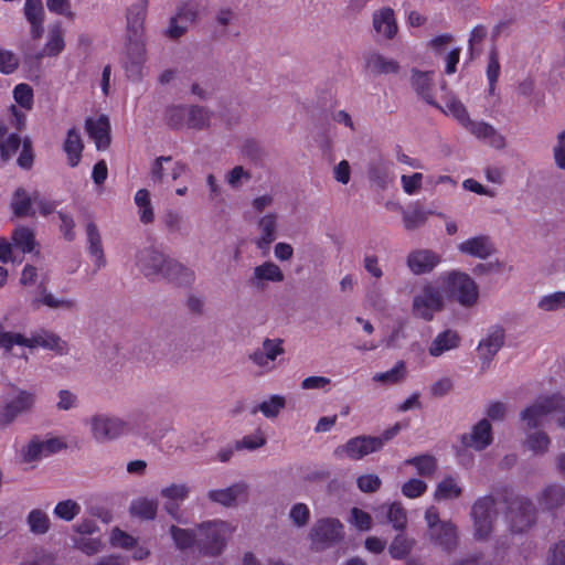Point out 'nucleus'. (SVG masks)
<instances>
[{
  "label": "nucleus",
  "mask_w": 565,
  "mask_h": 565,
  "mask_svg": "<svg viewBox=\"0 0 565 565\" xmlns=\"http://www.w3.org/2000/svg\"><path fill=\"white\" fill-rule=\"evenodd\" d=\"M186 170V164L171 157H159L151 166L150 175L153 183H170L177 181Z\"/></svg>",
  "instance_id": "15"
},
{
  "label": "nucleus",
  "mask_w": 565,
  "mask_h": 565,
  "mask_svg": "<svg viewBox=\"0 0 565 565\" xmlns=\"http://www.w3.org/2000/svg\"><path fill=\"white\" fill-rule=\"evenodd\" d=\"M381 450V441L374 436H358L349 439L343 446L335 450L339 457H347L352 460H360L363 457Z\"/></svg>",
  "instance_id": "14"
},
{
  "label": "nucleus",
  "mask_w": 565,
  "mask_h": 565,
  "mask_svg": "<svg viewBox=\"0 0 565 565\" xmlns=\"http://www.w3.org/2000/svg\"><path fill=\"white\" fill-rule=\"evenodd\" d=\"M83 148L84 146L78 130L75 128L70 129L67 131L63 149L67 156V162L71 167H76L79 163Z\"/></svg>",
  "instance_id": "42"
},
{
  "label": "nucleus",
  "mask_w": 565,
  "mask_h": 565,
  "mask_svg": "<svg viewBox=\"0 0 565 565\" xmlns=\"http://www.w3.org/2000/svg\"><path fill=\"white\" fill-rule=\"evenodd\" d=\"M537 308L545 312L557 311L565 308V291H555L544 295L537 302Z\"/></svg>",
  "instance_id": "54"
},
{
  "label": "nucleus",
  "mask_w": 565,
  "mask_h": 565,
  "mask_svg": "<svg viewBox=\"0 0 565 565\" xmlns=\"http://www.w3.org/2000/svg\"><path fill=\"white\" fill-rule=\"evenodd\" d=\"M284 351L281 339H266L262 348L253 352L250 360L265 371H270L274 367L273 362L277 356L281 355Z\"/></svg>",
  "instance_id": "21"
},
{
  "label": "nucleus",
  "mask_w": 565,
  "mask_h": 565,
  "mask_svg": "<svg viewBox=\"0 0 565 565\" xmlns=\"http://www.w3.org/2000/svg\"><path fill=\"white\" fill-rule=\"evenodd\" d=\"M13 245L23 253H31L35 246L34 233L25 226L17 227L12 233Z\"/></svg>",
  "instance_id": "49"
},
{
  "label": "nucleus",
  "mask_w": 565,
  "mask_h": 565,
  "mask_svg": "<svg viewBox=\"0 0 565 565\" xmlns=\"http://www.w3.org/2000/svg\"><path fill=\"white\" fill-rule=\"evenodd\" d=\"M414 543V540L405 534H397L388 547L390 555L393 558L401 559L412 551Z\"/></svg>",
  "instance_id": "53"
},
{
  "label": "nucleus",
  "mask_w": 565,
  "mask_h": 565,
  "mask_svg": "<svg viewBox=\"0 0 565 565\" xmlns=\"http://www.w3.org/2000/svg\"><path fill=\"white\" fill-rule=\"evenodd\" d=\"M434 72L414 70L412 72V86L415 92L428 104L438 107L434 98Z\"/></svg>",
  "instance_id": "34"
},
{
  "label": "nucleus",
  "mask_w": 565,
  "mask_h": 565,
  "mask_svg": "<svg viewBox=\"0 0 565 565\" xmlns=\"http://www.w3.org/2000/svg\"><path fill=\"white\" fill-rule=\"evenodd\" d=\"M428 484L419 478H411L401 487L402 494L407 499H417L426 493Z\"/></svg>",
  "instance_id": "56"
},
{
  "label": "nucleus",
  "mask_w": 565,
  "mask_h": 565,
  "mask_svg": "<svg viewBox=\"0 0 565 565\" xmlns=\"http://www.w3.org/2000/svg\"><path fill=\"white\" fill-rule=\"evenodd\" d=\"M479 140L495 149L505 147V138L490 124L486 121L469 120L463 127Z\"/></svg>",
  "instance_id": "22"
},
{
  "label": "nucleus",
  "mask_w": 565,
  "mask_h": 565,
  "mask_svg": "<svg viewBox=\"0 0 565 565\" xmlns=\"http://www.w3.org/2000/svg\"><path fill=\"white\" fill-rule=\"evenodd\" d=\"M369 179L381 189L387 188L393 180L390 168L385 163L373 166L369 171Z\"/></svg>",
  "instance_id": "55"
},
{
  "label": "nucleus",
  "mask_w": 565,
  "mask_h": 565,
  "mask_svg": "<svg viewBox=\"0 0 565 565\" xmlns=\"http://www.w3.org/2000/svg\"><path fill=\"white\" fill-rule=\"evenodd\" d=\"M427 535L430 542L445 551H450L457 545V529L449 521L439 518L438 509L430 505L425 511Z\"/></svg>",
  "instance_id": "6"
},
{
  "label": "nucleus",
  "mask_w": 565,
  "mask_h": 565,
  "mask_svg": "<svg viewBox=\"0 0 565 565\" xmlns=\"http://www.w3.org/2000/svg\"><path fill=\"white\" fill-rule=\"evenodd\" d=\"M373 29L377 36L392 40L397 34V23L394 11L391 8H382L373 13Z\"/></svg>",
  "instance_id": "26"
},
{
  "label": "nucleus",
  "mask_w": 565,
  "mask_h": 565,
  "mask_svg": "<svg viewBox=\"0 0 565 565\" xmlns=\"http://www.w3.org/2000/svg\"><path fill=\"white\" fill-rule=\"evenodd\" d=\"M449 297L465 308L473 307L479 299L476 281L466 273L451 270L443 274L439 279Z\"/></svg>",
  "instance_id": "4"
},
{
  "label": "nucleus",
  "mask_w": 565,
  "mask_h": 565,
  "mask_svg": "<svg viewBox=\"0 0 565 565\" xmlns=\"http://www.w3.org/2000/svg\"><path fill=\"white\" fill-rule=\"evenodd\" d=\"M429 212L422 209H414L403 213V223L406 230L412 231L423 225L428 218Z\"/></svg>",
  "instance_id": "61"
},
{
  "label": "nucleus",
  "mask_w": 565,
  "mask_h": 565,
  "mask_svg": "<svg viewBox=\"0 0 565 565\" xmlns=\"http://www.w3.org/2000/svg\"><path fill=\"white\" fill-rule=\"evenodd\" d=\"M86 236L88 253L97 269L103 268L106 265L104 249L102 245V237L94 223H88L86 226Z\"/></svg>",
  "instance_id": "36"
},
{
  "label": "nucleus",
  "mask_w": 565,
  "mask_h": 565,
  "mask_svg": "<svg viewBox=\"0 0 565 565\" xmlns=\"http://www.w3.org/2000/svg\"><path fill=\"white\" fill-rule=\"evenodd\" d=\"M29 531L34 535L46 534L51 529L49 514L42 509H32L26 515Z\"/></svg>",
  "instance_id": "44"
},
{
  "label": "nucleus",
  "mask_w": 565,
  "mask_h": 565,
  "mask_svg": "<svg viewBox=\"0 0 565 565\" xmlns=\"http://www.w3.org/2000/svg\"><path fill=\"white\" fill-rule=\"evenodd\" d=\"M507 520L512 532H523L534 522L533 505L529 500L521 499L510 503Z\"/></svg>",
  "instance_id": "17"
},
{
  "label": "nucleus",
  "mask_w": 565,
  "mask_h": 565,
  "mask_svg": "<svg viewBox=\"0 0 565 565\" xmlns=\"http://www.w3.org/2000/svg\"><path fill=\"white\" fill-rule=\"evenodd\" d=\"M86 130L88 136L94 140L98 150L106 149L110 142V124L105 115L86 120Z\"/></svg>",
  "instance_id": "28"
},
{
  "label": "nucleus",
  "mask_w": 565,
  "mask_h": 565,
  "mask_svg": "<svg viewBox=\"0 0 565 565\" xmlns=\"http://www.w3.org/2000/svg\"><path fill=\"white\" fill-rule=\"evenodd\" d=\"M56 408L58 411H72L79 406V399L76 393L70 390H61L56 396Z\"/></svg>",
  "instance_id": "60"
},
{
  "label": "nucleus",
  "mask_w": 565,
  "mask_h": 565,
  "mask_svg": "<svg viewBox=\"0 0 565 565\" xmlns=\"http://www.w3.org/2000/svg\"><path fill=\"white\" fill-rule=\"evenodd\" d=\"M286 406V398L282 395H271L250 409V414L262 413L267 419L277 418Z\"/></svg>",
  "instance_id": "40"
},
{
  "label": "nucleus",
  "mask_w": 565,
  "mask_h": 565,
  "mask_svg": "<svg viewBox=\"0 0 565 565\" xmlns=\"http://www.w3.org/2000/svg\"><path fill=\"white\" fill-rule=\"evenodd\" d=\"M190 489L185 483H172L161 489L164 510L172 516L177 515L180 504L189 497Z\"/></svg>",
  "instance_id": "29"
},
{
  "label": "nucleus",
  "mask_w": 565,
  "mask_h": 565,
  "mask_svg": "<svg viewBox=\"0 0 565 565\" xmlns=\"http://www.w3.org/2000/svg\"><path fill=\"white\" fill-rule=\"evenodd\" d=\"M564 409L565 398L559 394H555L537 398L521 413V418L530 430L542 426L551 417L564 412Z\"/></svg>",
  "instance_id": "5"
},
{
  "label": "nucleus",
  "mask_w": 565,
  "mask_h": 565,
  "mask_svg": "<svg viewBox=\"0 0 565 565\" xmlns=\"http://www.w3.org/2000/svg\"><path fill=\"white\" fill-rule=\"evenodd\" d=\"M189 107L172 106L167 109L166 117L170 126L179 128L186 125Z\"/></svg>",
  "instance_id": "62"
},
{
  "label": "nucleus",
  "mask_w": 565,
  "mask_h": 565,
  "mask_svg": "<svg viewBox=\"0 0 565 565\" xmlns=\"http://www.w3.org/2000/svg\"><path fill=\"white\" fill-rule=\"evenodd\" d=\"M13 98L18 105L26 110H30L33 106V90L28 84H18L13 89Z\"/></svg>",
  "instance_id": "59"
},
{
  "label": "nucleus",
  "mask_w": 565,
  "mask_h": 565,
  "mask_svg": "<svg viewBox=\"0 0 565 565\" xmlns=\"http://www.w3.org/2000/svg\"><path fill=\"white\" fill-rule=\"evenodd\" d=\"M14 345L29 349L43 348L55 351L57 354L67 353L66 342L52 332L41 330L33 332L30 335L17 332H6L0 323V348H3L9 352Z\"/></svg>",
  "instance_id": "2"
},
{
  "label": "nucleus",
  "mask_w": 565,
  "mask_h": 565,
  "mask_svg": "<svg viewBox=\"0 0 565 565\" xmlns=\"http://www.w3.org/2000/svg\"><path fill=\"white\" fill-rule=\"evenodd\" d=\"M84 425L90 438L97 444L111 443L129 431V425L125 419L102 412L86 417Z\"/></svg>",
  "instance_id": "3"
},
{
  "label": "nucleus",
  "mask_w": 565,
  "mask_h": 565,
  "mask_svg": "<svg viewBox=\"0 0 565 565\" xmlns=\"http://www.w3.org/2000/svg\"><path fill=\"white\" fill-rule=\"evenodd\" d=\"M39 193L36 191L26 192L24 189H18L12 198L11 207L14 215L20 217L33 216L36 213L35 202Z\"/></svg>",
  "instance_id": "32"
},
{
  "label": "nucleus",
  "mask_w": 565,
  "mask_h": 565,
  "mask_svg": "<svg viewBox=\"0 0 565 565\" xmlns=\"http://www.w3.org/2000/svg\"><path fill=\"white\" fill-rule=\"evenodd\" d=\"M461 443L467 448L483 450L492 443V428L487 419L479 420L469 434L461 437Z\"/></svg>",
  "instance_id": "23"
},
{
  "label": "nucleus",
  "mask_w": 565,
  "mask_h": 565,
  "mask_svg": "<svg viewBox=\"0 0 565 565\" xmlns=\"http://www.w3.org/2000/svg\"><path fill=\"white\" fill-rule=\"evenodd\" d=\"M547 565H565V540H561L548 548Z\"/></svg>",
  "instance_id": "64"
},
{
  "label": "nucleus",
  "mask_w": 565,
  "mask_h": 565,
  "mask_svg": "<svg viewBox=\"0 0 565 565\" xmlns=\"http://www.w3.org/2000/svg\"><path fill=\"white\" fill-rule=\"evenodd\" d=\"M81 504L77 501L66 499L56 503L53 509V514L60 520L71 522L81 513Z\"/></svg>",
  "instance_id": "48"
},
{
  "label": "nucleus",
  "mask_w": 565,
  "mask_h": 565,
  "mask_svg": "<svg viewBox=\"0 0 565 565\" xmlns=\"http://www.w3.org/2000/svg\"><path fill=\"white\" fill-rule=\"evenodd\" d=\"M130 513L143 520H151L156 516L158 502L153 499L138 498L130 504Z\"/></svg>",
  "instance_id": "46"
},
{
  "label": "nucleus",
  "mask_w": 565,
  "mask_h": 565,
  "mask_svg": "<svg viewBox=\"0 0 565 565\" xmlns=\"http://www.w3.org/2000/svg\"><path fill=\"white\" fill-rule=\"evenodd\" d=\"M65 49L64 32L61 28L50 30L46 43L44 44L39 57H54L60 55Z\"/></svg>",
  "instance_id": "45"
},
{
  "label": "nucleus",
  "mask_w": 565,
  "mask_h": 565,
  "mask_svg": "<svg viewBox=\"0 0 565 565\" xmlns=\"http://www.w3.org/2000/svg\"><path fill=\"white\" fill-rule=\"evenodd\" d=\"M505 332L500 326L489 328L486 335L478 344V354L483 363L489 364L494 355L500 351L504 344Z\"/></svg>",
  "instance_id": "20"
},
{
  "label": "nucleus",
  "mask_w": 565,
  "mask_h": 565,
  "mask_svg": "<svg viewBox=\"0 0 565 565\" xmlns=\"http://www.w3.org/2000/svg\"><path fill=\"white\" fill-rule=\"evenodd\" d=\"M473 535L477 540H486L492 533L495 518L494 500L491 497L478 499L471 509Z\"/></svg>",
  "instance_id": "10"
},
{
  "label": "nucleus",
  "mask_w": 565,
  "mask_h": 565,
  "mask_svg": "<svg viewBox=\"0 0 565 565\" xmlns=\"http://www.w3.org/2000/svg\"><path fill=\"white\" fill-rule=\"evenodd\" d=\"M284 270L273 260H266L253 268L249 284L254 288H265L268 284H281Z\"/></svg>",
  "instance_id": "19"
},
{
  "label": "nucleus",
  "mask_w": 565,
  "mask_h": 565,
  "mask_svg": "<svg viewBox=\"0 0 565 565\" xmlns=\"http://www.w3.org/2000/svg\"><path fill=\"white\" fill-rule=\"evenodd\" d=\"M232 532L231 525L224 521L202 523L195 533L186 529L171 526V535L178 548L185 550L196 544L202 553L212 556L223 551Z\"/></svg>",
  "instance_id": "1"
},
{
  "label": "nucleus",
  "mask_w": 565,
  "mask_h": 565,
  "mask_svg": "<svg viewBox=\"0 0 565 565\" xmlns=\"http://www.w3.org/2000/svg\"><path fill=\"white\" fill-rule=\"evenodd\" d=\"M461 337L457 330L446 329L436 334L428 347V354L431 358H439L445 353L460 347Z\"/></svg>",
  "instance_id": "24"
},
{
  "label": "nucleus",
  "mask_w": 565,
  "mask_h": 565,
  "mask_svg": "<svg viewBox=\"0 0 565 565\" xmlns=\"http://www.w3.org/2000/svg\"><path fill=\"white\" fill-rule=\"evenodd\" d=\"M440 263V256L429 249H417L407 256V266L415 275L431 271Z\"/></svg>",
  "instance_id": "25"
},
{
  "label": "nucleus",
  "mask_w": 565,
  "mask_h": 565,
  "mask_svg": "<svg viewBox=\"0 0 565 565\" xmlns=\"http://www.w3.org/2000/svg\"><path fill=\"white\" fill-rule=\"evenodd\" d=\"M35 403V395L28 391L17 390L10 394L2 407L0 420L12 423L18 416L29 412Z\"/></svg>",
  "instance_id": "13"
},
{
  "label": "nucleus",
  "mask_w": 565,
  "mask_h": 565,
  "mask_svg": "<svg viewBox=\"0 0 565 565\" xmlns=\"http://www.w3.org/2000/svg\"><path fill=\"white\" fill-rule=\"evenodd\" d=\"M32 306L34 308L45 306L54 310H72L76 307V301L70 298H58L52 292L43 290L32 300Z\"/></svg>",
  "instance_id": "41"
},
{
  "label": "nucleus",
  "mask_w": 565,
  "mask_h": 565,
  "mask_svg": "<svg viewBox=\"0 0 565 565\" xmlns=\"http://www.w3.org/2000/svg\"><path fill=\"white\" fill-rule=\"evenodd\" d=\"M457 250L465 256L486 260L495 253V245L488 235L480 234L466 238L457 245Z\"/></svg>",
  "instance_id": "16"
},
{
  "label": "nucleus",
  "mask_w": 565,
  "mask_h": 565,
  "mask_svg": "<svg viewBox=\"0 0 565 565\" xmlns=\"http://www.w3.org/2000/svg\"><path fill=\"white\" fill-rule=\"evenodd\" d=\"M462 486L460 479L455 476L444 477L437 484L433 498L437 502L450 501L460 498Z\"/></svg>",
  "instance_id": "35"
},
{
  "label": "nucleus",
  "mask_w": 565,
  "mask_h": 565,
  "mask_svg": "<svg viewBox=\"0 0 565 565\" xmlns=\"http://www.w3.org/2000/svg\"><path fill=\"white\" fill-rule=\"evenodd\" d=\"M65 448V444L57 437H33L20 451L23 462L35 465Z\"/></svg>",
  "instance_id": "9"
},
{
  "label": "nucleus",
  "mask_w": 565,
  "mask_h": 565,
  "mask_svg": "<svg viewBox=\"0 0 565 565\" xmlns=\"http://www.w3.org/2000/svg\"><path fill=\"white\" fill-rule=\"evenodd\" d=\"M405 376L406 364L404 361H398L391 370L374 374L373 381L382 384H396Z\"/></svg>",
  "instance_id": "51"
},
{
  "label": "nucleus",
  "mask_w": 565,
  "mask_h": 565,
  "mask_svg": "<svg viewBox=\"0 0 565 565\" xmlns=\"http://www.w3.org/2000/svg\"><path fill=\"white\" fill-rule=\"evenodd\" d=\"M247 494V486L243 482L232 484L225 489L211 490L207 494L209 499L223 505H231L238 499L245 498Z\"/></svg>",
  "instance_id": "37"
},
{
  "label": "nucleus",
  "mask_w": 565,
  "mask_h": 565,
  "mask_svg": "<svg viewBox=\"0 0 565 565\" xmlns=\"http://www.w3.org/2000/svg\"><path fill=\"white\" fill-rule=\"evenodd\" d=\"M195 279L194 271L179 263L175 259L170 258L163 280L172 281L177 285L188 286L193 284Z\"/></svg>",
  "instance_id": "38"
},
{
  "label": "nucleus",
  "mask_w": 565,
  "mask_h": 565,
  "mask_svg": "<svg viewBox=\"0 0 565 565\" xmlns=\"http://www.w3.org/2000/svg\"><path fill=\"white\" fill-rule=\"evenodd\" d=\"M170 257L154 246L140 249L136 255V266L151 281L163 280Z\"/></svg>",
  "instance_id": "8"
},
{
  "label": "nucleus",
  "mask_w": 565,
  "mask_h": 565,
  "mask_svg": "<svg viewBox=\"0 0 565 565\" xmlns=\"http://www.w3.org/2000/svg\"><path fill=\"white\" fill-rule=\"evenodd\" d=\"M446 115L452 116L462 127H465L470 120L469 114L465 105L455 96H448L446 98L445 107L438 105Z\"/></svg>",
  "instance_id": "47"
},
{
  "label": "nucleus",
  "mask_w": 565,
  "mask_h": 565,
  "mask_svg": "<svg viewBox=\"0 0 565 565\" xmlns=\"http://www.w3.org/2000/svg\"><path fill=\"white\" fill-rule=\"evenodd\" d=\"M524 445L535 455H542L548 449L550 438L541 430L527 431Z\"/></svg>",
  "instance_id": "52"
},
{
  "label": "nucleus",
  "mask_w": 565,
  "mask_h": 565,
  "mask_svg": "<svg viewBox=\"0 0 565 565\" xmlns=\"http://www.w3.org/2000/svg\"><path fill=\"white\" fill-rule=\"evenodd\" d=\"M564 501L565 490L561 486H548L544 489L541 497V504L547 510L561 507Z\"/></svg>",
  "instance_id": "50"
},
{
  "label": "nucleus",
  "mask_w": 565,
  "mask_h": 565,
  "mask_svg": "<svg viewBox=\"0 0 565 565\" xmlns=\"http://www.w3.org/2000/svg\"><path fill=\"white\" fill-rule=\"evenodd\" d=\"M148 0H138L127 12V33L134 36H143L145 20L147 17Z\"/></svg>",
  "instance_id": "31"
},
{
  "label": "nucleus",
  "mask_w": 565,
  "mask_h": 565,
  "mask_svg": "<svg viewBox=\"0 0 565 565\" xmlns=\"http://www.w3.org/2000/svg\"><path fill=\"white\" fill-rule=\"evenodd\" d=\"M444 307V296L439 288L433 284H426L413 298L412 313L415 318L431 321Z\"/></svg>",
  "instance_id": "7"
},
{
  "label": "nucleus",
  "mask_w": 565,
  "mask_h": 565,
  "mask_svg": "<svg viewBox=\"0 0 565 565\" xmlns=\"http://www.w3.org/2000/svg\"><path fill=\"white\" fill-rule=\"evenodd\" d=\"M405 467H413L416 475L422 478H430L438 470V460L430 454H420L405 459L401 463L399 469Z\"/></svg>",
  "instance_id": "33"
},
{
  "label": "nucleus",
  "mask_w": 565,
  "mask_h": 565,
  "mask_svg": "<svg viewBox=\"0 0 565 565\" xmlns=\"http://www.w3.org/2000/svg\"><path fill=\"white\" fill-rule=\"evenodd\" d=\"M267 441L266 435L262 429L244 436L236 443V449L256 450L263 447Z\"/></svg>",
  "instance_id": "58"
},
{
  "label": "nucleus",
  "mask_w": 565,
  "mask_h": 565,
  "mask_svg": "<svg viewBox=\"0 0 565 565\" xmlns=\"http://www.w3.org/2000/svg\"><path fill=\"white\" fill-rule=\"evenodd\" d=\"M188 115L186 126L190 128L202 129L210 124V114L202 107H189Z\"/></svg>",
  "instance_id": "57"
},
{
  "label": "nucleus",
  "mask_w": 565,
  "mask_h": 565,
  "mask_svg": "<svg viewBox=\"0 0 565 565\" xmlns=\"http://www.w3.org/2000/svg\"><path fill=\"white\" fill-rule=\"evenodd\" d=\"M380 515H385L387 522L397 531H403L407 524V512L399 502L383 504L379 507Z\"/></svg>",
  "instance_id": "39"
},
{
  "label": "nucleus",
  "mask_w": 565,
  "mask_h": 565,
  "mask_svg": "<svg viewBox=\"0 0 565 565\" xmlns=\"http://www.w3.org/2000/svg\"><path fill=\"white\" fill-rule=\"evenodd\" d=\"M310 536L318 548H324L343 539V525L338 519H321L312 526Z\"/></svg>",
  "instance_id": "12"
},
{
  "label": "nucleus",
  "mask_w": 565,
  "mask_h": 565,
  "mask_svg": "<svg viewBox=\"0 0 565 565\" xmlns=\"http://www.w3.org/2000/svg\"><path fill=\"white\" fill-rule=\"evenodd\" d=\"M365 71L374 76L396 74L399 70L397 61L377 52H370L364 57Z\"/></svg>",
  "instance_id": "27"
},
{
  "label": "nucleus",
  "mask_w": 565,
  "mask_h": 565,
  "mask_svg": "<svg viewBox=\"0 0 565 565\" xmlns=\"http://www.w3.org/2000/svg\"><path fill=\"white\" fill-rule=\"evenodd\" d=\"M138 209V216L142 224H151L154 221V209L151 203L150 192L147 189H140L134 198Z\"/></svg>",
  "instance_id": "43"
},
{
  "label": "nucleus",
  "mask_w": 565,
  "mask_h": 565,
  "mask_svg": "<svg viewBox=\"0 0 565 565\" xmlns=\"http://www.w3.org/2000/svg\"><path fill=\"white\" fill-rule=\"evenodd\" d=\"M552 152L555 166L565 171V130L557 132Z\"/></svg>",
  "instance_id": "63"
},
{
  "label": "nucleus",
  "mask_w": 565,
  "mask_h": 565,
  "mask_svg": "<svg viewBox=\"0 0 565 565\" xmlns=\"http://www.w3.org/2000/svg\"><path fill=\"white\" fill-rule=\"evenodd\" d=\"M23 13L30 23V34L33 39L38 40L44 32V8L42 0H25Z\"/></svg>",
  "instance_id": "30"
},
{
  "label": "nucleus",
  "mask_w": 565,
  "mask_h": 565,
  "mask_svg": "<svg viewBox=\"0 0 565 565\" xmlns=\"http://www.w3.org/2000/svg\"><path fill=\"white\" fill-rule=\"evenodd\" d=\"M256 226L258 235L254 238V244L258 249L267 253L278 236L279 215L275 212L266 213L257 220Z\"/></svg>",
  "instance_id": "18"
},
{
  "label": "nucleus",
  "mask_w": 565,
  "mask_h": 565,
  "mask_svg": "<svg viewBox=\"0 0 565 565\" xmlns=\"http://www.w3.org/2000/svg\"><path fill=\"white\" fill-rule=\"evenodd\" d=\"M147 61V49L143 36L127 35L124 67L128 77L140 79L143 76V65Z\"/></svg>",
  "instance_id": "11"
}]
</instances>
